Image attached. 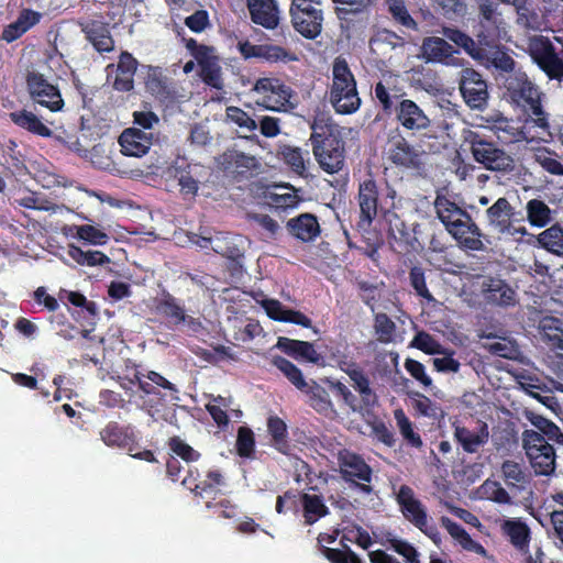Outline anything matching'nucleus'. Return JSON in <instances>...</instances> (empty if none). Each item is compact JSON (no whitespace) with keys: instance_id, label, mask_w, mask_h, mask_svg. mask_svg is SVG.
<instances>
[{"instance_id":"f257e3e1","label":"nucleus","mask_w":563,"mask_h":563,"mask_svg":"<svg viewBox=\"0 0 563 563\" xmlns=\"http://www.w3.org/2000/svg\"><path fill=\"white\" fill-rule=\"evenodd\" d=\"M406 92L396 86L388 87L383 81L374 86V98L386 115H394L396 123L411 135L423 133L431 126V120L424 110Z\"/></svg>"},{"instance_id":"f03ea898","label":"nucleus","mask_w":563,"mask_h":563,"mask_svg":"<svg viewBox=\"0 0 563 563\" xmlns=\"http://www.w3.org/2000/svg\"><path fill=\"white\" fill-rule=\"evenodd\" d=\"M357 203L360 207L358 225H371L382 214L387 217L397 208V191L385 180L378 184L372 174L358 183Z\"/></svg>"},{"instance_id":"7ed1b4c3","label":"nucleus","mask_w":563,"mask_h":563,"mask_svg":"<svg viewBox=\"0 0 563 563\" xmlns=\"http://www.w3.org/2000/svg\"><path fill=\"white\" fill-rule=\"evenodd\" d=\"M504 86L511 101L521 107L537 126L549 128L548 113L541 104V92L526 73L509 74Z\"/></svg>"},{"instance_id":"20e7f679","label":"nucleus","mask_w":563,"mask_h":563,"mask_svg":"<svg viewBox=\"0 0 563 563\" xmlns=\"http://www.w3.org/2000/svg\"><path fill=\"white\" fill-rule=\"evenodd\" d=\"M330 102L336 113L352 114L361 107L355 77L345 58L339 56L332 66Z\"/></svg>"},{"instance_id":"39448f33","label":"nucleus","mask_w":563,"mask_h":563,"mask_svg":"<svg viewBox=\"0 0 563 563\" xmlns=\"http://www.w3.org/2000/svg\"><path fill=\"white\" fill-rule=\"evenodd\" d=\"M474 161L486 169L494 172H511L515 168L514 158L496 142L478 131L468 130L464 134Z\"/></svg>"},{"instance_id":"423d86ee","label":"nucleus","mask_w":563,"mask_h":563,"mask_svg":"<svg viewBox=\"0 0 563 563\" xmlns=\"http://www.w3.org/2000/svg\"><path fill=\"white\" fill-rule=\"evenodd\" d=\"M25 89L30 100L51 112L62 111L64 99L57 85L51 82L46 76L40 73L34 66H30L23 74Z\"/></svg>"},{"instance_id":"0eeeda50","label":"nucleus","mask_w":563,"mask_h":563,"mask_svg":"<svg viewBox=\"0 0 563 563\" xmlns=\"http://www.w3.org/2000/svg\"><path fill=\"white\" fill-rule=\"evenodd\" d=\"M339 472L345 483L357 488L361 493L369 495L373 487V470L364 457L349 449H341L336 454Z\"/></svg>"},{"instance_id":"6e6552de","label":"nucleus","mask_w":563,"mask_h":563,"mask_svg":"<svg viewBox=\"0 0 563 563\" xmlns=\"http://www.w3.org/2000/svg\"><path fill=\"white\" fill-rule=\"evenodd\" d=\"M522 443L536 475L549 476L555 471V450L543 435L534 430H525Z\"/></svg>"},{"instance_id":"1a4fd4ad","label":"nucleus","mask_w":563,"mask_h":563,"mask_svg":"<svg viewBox=\"0 0 563 563\" xmlns=\"http://www.w3.org/2000/svg\"><path fill=\"white\" fill-rule=\"evenodd\" d=\"M319 0H292L289 9L294 29L313 40L322 31L323 13Z\"/></svg>"},{"instance_id":"9d476101","label":"nucleus","mask_w":563,"mask_h":563,"mask_svg":"<svg viewBox=\"0 0 563 563\" xmlns=\"http://www.w3.org/2000/svg\"><path fill=\"white\" fill-rule=\"evenodd\" d=\"M486 216L488 223L500 234L521 236L527 234L523 225H517L525 221V216L520 211H516L507 198H498L487 210Z\"/></svg>"},{"instance_id":"9b49d317","label":"nucleus","mask_w":563,"mask_h":563,"mask_svg":"<svg viewBox=\"0 0 563 563\" xmlns=\"http://www.w3.org/2000/svg\"><path fill=\"white\" fill-rule=\"evenodd\" d=\"M477 9L478 26L475 37L486 40L504 37L507 34V24L499 10L498 0H474Z\"/></svg>"},{"instance_id":"f8f14e48","label":"nucleus","mask_w":563,"mask_h":563,"mask_svg":"<svg viewBox=\"0 0 563 563\" xmlns=\"http://www.w3.org/2000/svg\"><path fill=\"white\" fill-rule=\"evenodd\" d=\"M396 500L404 517L437 543L439 536L437 528L428 526L427 510L422 503L416 498L413 489L408 485H401Z\"/></svg>"},{"instance_id":"ddd939ff","label":"nucleus","mask_w":563,"mask_h":563,"mask_svg":"<svg viewBox=\"0 0 563 563\" xmlns=\"http://www.w3.org/2000/svg\"><path fill=\"white\" fill-rule=\"evenodd\" d=\"M529 54L537 65L551 79H563V60L558 56L552 42L542 35L533 36L529 41Z\"/></svg>"},{"instance_id":"4468645a","label":"nucleus","mask_w":563,"mask_h":563,"mask_svg":"<svg viewBox=\"0 0 563 563\" xmlns=\"http://www.w3.org/2000/svg\"><path fill=\"white\" fill-rule=\"evenodd\" d=\"M459 88L467 107L484 110L488 104V85L482 74L473 68H463L460 73Z\"/></svg>"},{"instance_id":"2eb2a0df","label":"nucleus","mask_w":563,"mask_h":563,"mask_svg":"<svg viewBox=\"0 0 563 563\" xmlns=\"http://www.w3.org/2000/svg\"><path fill=\"white\" fill-rule=\"evenodd\" d=\"M154 311L173 327L186 323L190 328L196 329V327L201 325L198 319L187 314L181 301L165 289L154 299Z\"/></svg>"},{"instance_id":"dca6fc26","label":"nucleus","mask_w":563,"mask_h":563,"mask_svg":"<svg viewBox=\"0 0 563 563\" xmlns=\"http://www.w3.org/2000/svg\"><path fill=\"white\" fill-rule=\"evenodd\" d=\"M255 90L264 95L262 106L268 110L280 112L292 108L290 99L294 91L278 78L258 79Z\"/></svg>"},{"instance_id":"f3484780","label":"nucleus","mask_w":563,"mask_h":563,"mask_svg":"<svg viewBox=\"0 0 563 563\" xmlns=\"http://www.w3.org/2000/svg\"><path fill=\"white\" fill-rule=\"evenodd\" d=\"M388 159L402 170L421 174L424 170L423 151L411 145L404 136L389 142Z\"/></svg>"},{"instance_id":"a211bd4d","label":"nucleus","mask_w":563,"mask_h":563,"mask_svg":"<svg viewBox=\"0 0 563 563\" xmlns=\"http://www.w3.org/2000/svg\"><path fill=\"white\" fill-rule=\"evenodd\" d=\"M503 37L478 40L481 49L476 52V59L486 67H494L506 73H514L515 60L500 44Z\"/></svg>"},{"instance_id":"6ab92c4d","label":"nucleus","mask_w":563,"mask_h":563,"mask_svg":"<svg viewBox=\"0 0 563 563\" xmlns=\"http://www.w3.org/2000/svg\"><path fill=\"white\" fill-rule=\"evenodd\" d=\"M446 231L457 242L459 246L464 250L478 252L485 249L482 241L484 234L468 212L461 218H456Z\"/></svg>"},{"instance_id":"aec40b11","label":"nucleus","mask_w":563,"mask_h":563,"mask_svg":"<svg viewBox=\"0 0 563 563\" xmlns=\"http://www.w3.org/2000/svg\"><path fill=\"white\" fill-rule=\"evenodd\" d=\"M100 438L107 446H117L133 452L137 449V438L134 427L109 421L100 431Z\"/></svg>"},{"instance_id":"412c9836","label":"nucleus","mask_w":563,"mask_h":563,"mask_svg":"<svg viewBox=\"0 0 563 563\" xmlns=\"http://www.w3.org/2000/svg\"><path fill=\"white\" fill-rule=\"evenodd\" d=\"M220 164L227 175L232 176L240 181L249 178L252 170L257 167L254 156L246 155L243 152L229 150L221 155Z\"/></svg>"},{"instance_id":"4be33fe9","label":"nucleus","mask_w":563,"mask_h":563,"mask_svg":"<svg viewBox=\"0 0 563 563\" xmlns=\"http://www.w3.org/2000/svg\"><path fill=\"white\" fill-rule=\"evenodd\" d=\"M153 134L136 128L125 129L119 136L121 153L125 156L142 157L151 148Z\"/></svg>"},{"instance_id":"5701e85b","label":"nucleus","mask_w":563,"mask_h":563,"mask_svg":"<svg viewBox=\"0 0 563 563\" xmlns=\"http://www.w3.org/2000/svg\"><path fill=\"white\" fill-rule=\"evenodd\" d=\"M286 229L289 235L305 243L314 241L321 233L317 216L309 212L289 219Z\"/></svg>"},{"instance_id":"b1692460","label":"nucleus","mask_w":563,"mask_h":563,"mask_svg":"<svg viewBox=\"0 0 563 563\" xmlns=\"http://www.w3.org/2000/svg\"><path fill=\"white\" fill-rule=\"evenodd\" d=\"M276 347L295 360H302L312 364H322V355L314 349V345L308 341H300L279 336Z\"/></svg>"},{"instance_id":"393cba45","label":"nucleus","mask_w":563,"mask_h":563,"mask_svg":"<svg viewBox=\"0 0 563 563\" xmlns=\"http://www.w3.org/2000/svg\"><path fill=\"white\" fill-rule=\"evenodd\" d=\"M251 21L265 29H275L279 23L276 0H247Z\"/></svg>"},{"instance_id":"a878e982","label":"nucleus","mask_w":563,"mask_h":563,"mask_svg":"<svg viewBox=\"0 0 563 563\" xmlns=\"http://www.w3.org/2000/svg\"><path fill=\"white\" fill-rule=\"evenodd\" d=\"M500 529L516 550L522 554L529 552L531 530L525 521L520 518H509L503 521Z\"/></svg>"},{"instance_id":"bb28decb","label":"nucleus","mask_w":563,"mask_h":563,"mask_svg":"<svg viewBox=\"0 0 563 563\" xmlns=\"http://www.w3.org/2000/svg\"><path fill=\"white\" fill-rule=\"evenodd\" d=\"M312 152L320 167L329 174L338 173L344 166V146L341 141L331 146L314 145Z\"/></svg>"},{"instance_id":"cd10ccee","label":"nucleus","mask_w":563,"mask_h":563,"mask_svg":"<svg viewBox=\"0 0 563 563\" xmlns=\"http://www.w3.org/2000/svg\"><path fill=\"white\" fill-rule=\"evenodd\" d=\"M454 438L464 452L476 453L489 439L488 426L482 422L477 431H472L462 426H454Z\"/></svg>"},{"instance_id":"c85d7f7f","label":"nucleus","mask_w":563,"mask_h":563,"mask_svg":"<svg viewBox=\"0 0 563 563\" xmlns=\"http://www.w3.org/2000/svg\"><path fill=\"white\" fill-rule=\"evenodd\" d=\"M136 68L137 60L133 55L129 52H122L117 65V73L112 85L113 88L121 92L133 90Z\"/></svg>"},{"instance_id":"c756f323","label":"nucleus","mask_w":563,"mask_h":563,"mask_svg":"<svg viewBox=\"0 0 563 563\" xmlns=\"http://www.w3.org/2000/svg\"><path fill=\"white\" fill-rule=\"evenodd\" d=\"M421 52L426 62L450 64L454 53H457L453 46L444 38L429 36L423 38Z\"/></svg>"},{"instance_id":"7c9ffc66","label":"nucleus","mask_w":563,"mask_h":563,"mask_svg":"<svg viewBox=\"0 0 563 563\" xmlns=\"http://www.w3.org/2000/svg\"><path fill=\"white\" fill-rule=\"evenodd\" d=\"M82 32L97 52L110 53L114 49V40L106 23L91 21L82 27Z\"/></svg>"},{"instance_id":"2f4dec72","label":"nucleus","mask_w":563,"mask_h":563,"mask_svg":"<svg viewBox=\"0 0 563 563\" xmlns=\"http://www.w3.org/2000/svg\"><path fill=\"white\" fill-rule=\"evenodd\" d=\"M146 90L164 103H172L176 100L177 92L174 88L169 87L167 78L162 75L158 68H150L145 79Z\"/></svg>"},{"instance_id":"473e14b6","label":"nucleus","mask_w":563,"mask_h":563,"mask_svg":"<svg viewBox=\"0 0 563 563\" xmlns=\"http://www.w3.org/2000/svg\"><path fill=\"white\" fill-rule=\"evenodd\" d=\"M300 391L306 395V402L318 413L328 417L335 412L329 393L317 382L307 383V388Z\"/></svg>"},{"instance_id":"72a5a7b5","label":"nucleus","mask_w":563,"mask_h":563,"mask_svg":"<svg viewBox=\"0 0 563 563\" xmlns=\"http://www.w3.org/2000/svg\"><path fill=\"white\" fill-rule=\"evenodd\" d=\"M483 292L489 303L504 307L515 306L516 303L515 290L503 279L492 278L488 284L484 285Z\"/></svg>"},{"instance_id":"f704fd0d","label":"nucleus","mask_w":563,"mask_h":563,"mask_svg":"<svg viewBox=\"0 0 563 563\" xmlns=\"http://www.w3.org/2000/svg\"><path fill=\"white\" fill-rule=\"evenodd\" d=\"M9 117L16 126L34 135L51 137L53 134V131L32 111L21 109L9 113Z\"/></svg>"},{"instance_id":"c9c22d12","label":"nucleus","mask_w":563,"mask_h":563,"mask_svg":"<svg viewBox=\"0 0 563 563\" xmlns=\"http://www.w3.org/2000/svg\"><path fill=\"white\" fill-rule=\"evenodd\" d=\"M267 431L271 435V445L279 453L289 455L291 445L286 422L278 416L267 418Z\"/></svg>"},{"instance_id":"e433bc0d","label":"nucleus","mask_w":563,"mask_h":563,"mask_svg":"<svg viewBox=\"0 0 563 563\" xmlns=\"http://www.w3.org/2000/svg\"><path fill=\"white\" fill-rule=\"evenodd\" d=\"M310 129L311 135L309 140L311 142L312 148L314 145L331 146L333 143H340V139L334 134L331 120L324 115L314 117L310 123Z\"/></svg>"},{"instance_id":"4c0bfd02","label":"nucleus","mask_w":563,"mask_h":563,"mask_svg":"<svg viewBox=\"0 0 563 563\" xmlns=\"http://www.w3.org/2000/svg\"><path fill=\"white\" fill-rule=\"evenodd\" d=\"M299 499L302 506L305 523L307 526H312L330 512L321 495L302 493L299 495Z\"/></svg>"},{"instance_id":"58836bf2","label":"nucleus","mask_w":563,"mask_h":563,"mask_svg":"<svg viewBox=\"0 0 563 563\" xmlns=\"http://www.w3.org/2000/svg\"><path fill=\"white\" fill-rule=\"evenodd\" d=\"M515 11L517 14L516 23L518 26L525 30H541L543 20L532 0L522 1L515 8Z\"/></svg>"},{"instance_id":"ea45409f","label":"nucleus","mask_w":563,"mask_h":563,"mask_svg":"<svg viewBox=\"0 0 563 563\" xmlns=\"http://www.w3.org/2000/svg\"><path fill=\"white\" fill-rule=\"evenodd\" d=\"M433 205L437 217L445 229H449L456 218H461L467 212L444 195H437Z\"/></svg>"},{"instance_id":"a19ab883","label":"nucleus","mask_w":563,"mask_h":563,"mask_svg":"<svg viewBox=\"0 0 563 563\" xmlns=\"http://www.w3.org/2000/svg\"><path fill=\"white\" fill-rule=\"evenodd\" d=\"M68 256L80 266H102L110 263V258L101 251H84L74 244L68 245Z\"/></svg>"},{"instance_id":"79ce46f5","label":"nucleus","mask_w":563,"mask_h":563,"mask_svg":"<svg viewBox=\"0 0 563 563\" xmlns=\"http://www.w3.org/2000/svg\"><path fill=\"white\" fill-rule=\"evenodd\" d=\"M534 162L545 172L563 176V153L559 154L548 147H540L534 152Z\"/></svg>"},{"instance_id":"37998d69","label":"nucleus","mask_w":563,"mask_h":563,"mask_svg":"<svg viewBox=\"0 0 563 563\" xmlns=\"http://www.w3.org/2000/svg\"><path fill=\"white\" fill-rule=\"evenodd\" d=\"M131 384H137L139 389L143 393V398L147 397V399H144L143 405L151 409H155L158 411V407H163L161 405V396L164 395V391L159 389V387L153 385L152 383L147 382L145 379L144 374L140 372H135L133 378L130 380Z\"/></svg>"},{"instance_id":"c03bdc74","label":"nucleus","mask_w":563,"mask_h":563,"mask_svg":"<svg viewBox=\"0 0 563 563\" xmlns=\"http://www.w3.org/2000/svg\"><path fill=\"white\" fill-rule=\"evenodd\" d=\"M276 191L268 196L269 202L277 209L295 208L301 201L298 190L290 185L276 186Z\"/></svg>"},{"instance_id":"a18cd8bd","label":"nucleus","mask_w":563,"mask_h":563,"mask_svg":"<svg viewBox=\"0 0 563 563\" xmlns=\"http://www.w3.org/2000/svg\"><path fill=\"white\" fill-rule=\"evenodd\" d=\"M272 364L278 368L283 375L298 390L307 388V382L303 378L301 369L289 360L276 355L272 358Z\"/></svg>"},{"instance_id":"49530a36","label":"nucleus","mask_w":563,"mask_h":563,"mask_svg":"<svg viewBox=\"0 0 563 563\" xmlns=\"http://www.w3.org/2000/svg\"><path fill=\"white\" fill-rule=\"evenodd\" d=\"M394 417L399 432L406 443L411 448L421 449L423 445L422 439L420 434L415 431L413 424L406 416L405 411L402 409H396L394 411Z\"/></svg>"},{"instance_id":"de8ad7c7","label":"nucleus","mask_w":563,"mask_h":563,"mask_svg":"<svg viewBox=\"0 0 563 563\" xmlns=\"http://www.w3.org/2000/svg\"><path fill=\"white\" fill-rule=\"evenodd\" d=\"M349 377L353 383V388L360 394L364 406L372 407L377 401L375 391L371 388V382L364 369L349 373Z\"/></svg>"},{"instance_id":"09e8293b","label":"nucleus","mask_w":563,"mask_h":563,"mask_svg":"<svg viewBox=\"0 0 563 563\" xmlns=\"http://www.w3.org/2000/svg\"><path fill=\"white\" fill-rule=\"evenodd\" d=\"M443 35L462 47L473 59H476V52H479L481 45L478 38H473L463 31L454 27H444Z\"/></svg>"},{"instance_id":"8fccbe9b","label":"nucleus","mask_w":563,"mask_h":563,"mask_svg":"<svg viewBox=\"0 0 563 563\" xmlns=\"http://www.w3.org/2000/svg\"><path fill=\"white\" fill-rule=\"evenodd\" d=\"M526 210L527 220L532 227L543 228L551 221V209L543 200H529Z\"/></svg>"},{"instance_id":"3c124183","label":"nucleus","mask_w":563,"mask_h":563,"mask_svg":"<svg viewBox=\"0 0 563 563\" xmlns=\"http://www.w3.org/2000/svg\"><path fill=\"white\" fill-rule=\"evenodd\" d=\"M539 244L551 253L563 256V229L554 224L538 235Z\"/></svg>"},{"instance_id":"603ef678","label":"nucleus","mask_w":563,"mask_h":563,"mask_svg":"<svg viewBox=\"0 0 563 563\" xmlns=\"http://www.w3.org/2000/svg\"><path fill=\"white\" fill-rule=\"evenodd\" d=\"M279 155L284 163L288 165L292 172L303 176L307 172L305 155H309V152H302L300 147L290 145H284L280 148Z\"/></svg>"},{"instance_id":"864d4df0","label":"nucleus","mask_w":563,"mask_h":563,"mask_svg":"<svg viewBox=\"0 0 563 563\" xmlns=\"http://www.w3.org/2000/svg\"><path fill=\"white\" fill-rule=\"evenodd\" d=\"M145 379L153 385L162 388L164 390V395L161 396V405L166 406L167 402L179 400L178 393L179 390L175 386V384L170 383L167 378L155 371H150L145 375Z\"/></svg>"},{"instance_id":"5fc2aeb1","label":"nucleus","mask_w":563,"mask_h":563,"mask_svg":"<svg viewBox=\"0 0 563 563\" xmlns=\"http://www.w3.org/2000/svg\"><path fill=\"white\" fill-rule=\"evenodd\" d=\"M387 4L388 12L396 23L408 30L418 31V24L410 15L404 0H387Z\"/></svg>"},{"instance_id":"6e6d98bb","label":"nucleus","mask_w":563,"mask_h":563,"mask_svg":"<svg viewBox=\"0 0 563 563\" xmlns=\"http://www.w3.org/2000/svg\"><path fill=\"white\" fill-rule=\"evenodd\" d=\"M261 59L268 63H288L297 60L295 53L273 44H262Z\"/></svg>"},{"instance_id":"4d7b16f0","label":"nucleus","mask_w":563,"mask_h":563,"mask_svg":"<svg viewBox=\"0 0 563 563\" xmlns=\"http://www.w3.org/2000/svg\"><path fill=\"white\" fill-rule=\"evenodd\" d=\"M374 329L377 340L380 343H390L394 341L396 324L386 313L379 312L375 314Z\"/></svg>"},{"instance_id":"13d9d810","label":"nucleus","mask_w":563,"mask_h":563,"mask_svg":"<svg viewBox=\"0 0 563 563\" xmlns=\"http://www.w3.org/2000/svg\"><path fill=\"white\" fill-rule=\"evenodd\" d=\"M236 453L240 457L251 459L255 452L254 432L247 427H240L235 442Z\"/></svg>"},{"instance_id":"bf43d9fd","label":"nucleus","mask_w":563,"mask_h":563,"mask_svg":"<svg viewBox=\"0 0 563 563\" xmlns=\"http://www.w3.org/2000/svg\"><path fill=\"white\" fill-rule=\"evenodd\" d=\"M409 280L417 296L423 298L429 303L435 302V298L427 287L426 275L422 267H411L409 271Z\"/></svg>"},{"instance_id":"052dcab7","label":"nucleus","mask_w":563,"mask_h":563,"mask_svg":"<svg viewBox=\"0 0 563 563\" xmlns=\"http://www.w3.org/2000/svg\"><path fill=\"white\" fill-rule=\"evenodd\" d=\"M201 80L209 87L214 89L223 88V80L221 76V67L219 65V57L208 64L200 66L199 73Z\"/></svg>"},{"instance_id":"680f3d73","label":"nucleus","mask_w":563,"mask_h":563,"mask_svg":"<svg viewBox=\"0 0 563 563\" xmlns=\"http://www.w3.org/2000/svg\"><path fill=\"white\" fill-rule=\"evenodd\" d=\"M185 46L190 55L196 59L198 66L210 63L218 56L214 55V48L205 44H199L195 38H185Z\"/></svg>"},{"instance_id":"e2e57ef3","label":"nucleus","mask_w":563,"mask_h":563,"mask_svg":"<svg viewBox=\"0 0 563 563\" xmlns=\"http://www.w3.org/2000/svg\"><path fill=\"white\" fill-rule=\"evenodd\" d=\"M530 421L540 431L539 433L548 440V442L554 441L559 444H563V433L552 421L543 418L542 416H533Z\"/></svg>"},{"instance_id":"0e129e2a","label":"nucleus","mask_w":563,"mask_h":563,"mask_svg":"<svg viewBox=\"0 0 563 563\" xmlns=\"http://www.w3.org/2000/svg\"><path fill=\"white\" fill-rule=\"evenodd\" d=\"M168 446L178 457L186 463L197 462L201 457V453L186 443L183 439L175 435L168 441Z\"/></svg>"},{"instance_id":"69168bd1","label":"nucleus","mask_w":563,"mask_h":563,"mask_svg":"<svg viewBox=\"0 0 563 563\" xmlns=\"http://www.w3.org/2000/svg\"><path fill=\"white\" fill-rule=\"evenodd\" d=\"M228 121L236 124L247 132H254L257 129L256 121L243 109L230 106L225 110Z\"/></svg>"},{"instance_id":"338daca9","label":"nucleus","mask_w":563,"mask_h":563,"mask_svg":"<svg viewBox=\"0 0 563 563\" xmlns=\"http://www.w3.org/2000/svg\"><path fill=\"white\" fill-rule=\"evenodd\" d=\"M321 552L331 563H363L349 545H344V550L322 547Z\"/></svg>"},{"instance_id":"774afa93","label":"nucleus","mask_w":563,"mask_h":563,"mask_svg":"<svg viewBox=\"0 0 563 563\" xmlns=\"http://www.w3.org/2000/svg\"><path fill=\"white\" fill-rule=\"evenodd\" d=\"M486 347L490 354L507 360H516L519 354V347L514 340L504 339L489 343Z\"/></svg>"}]
</instances>
